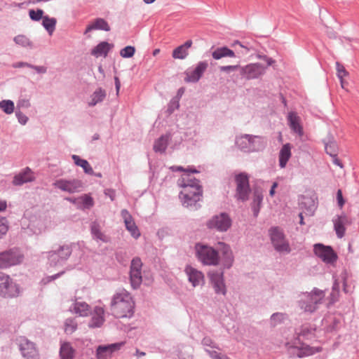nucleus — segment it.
<instances>
[{
  "label": "nucleus",
  "instance_id": "1",
  "mask_svg": "<svg viewBox=\"0 0 359 359\" xmlns=\"http://www.w3.org/2000/svg\"><path fill=\"white\" fill-rule=\"evenodd\" d=\"M178 185L183 188L180 193L183 205L195 210L198 209L197 203L201 201L203 195L199 180L194 178L190 173L185 172L178 180Z\"/></svg>",
  "mask_w": 359,
  "mask_h": 359
},
{
  "label": "nucleus",
  "instance_id": "2",
  "mask_svg": "<svg viewBox=\"0 0 359 359\" xmlns=\"http://www.w3.org/2000/svg\"><path fill=\"white\" fill-rule=\"evenodd\" d=\"M134 307L133 298L126 290L116 292L110 304L111 313L117 318H131L134 313Z\"/></svg>",
  "mask_w": 359,
  "mask_h": 359
},
{
  "label": "nucleus",
  "instance_id": "3",
  "mask_svg": "<svg viewBox=\"0 0 359 359\" xmlns=\"http://www.w3.org/2000/svg\"><path fill=\"white\" fill-rule=\"evenodd\" d=\"M325 297V294L323 290L314 288L310 292H304L299 295L298 306L303 312L313 313L323 303Z\"/></svg>",
  "mask_w": 359,
  "mask_h": 359
},
{
  "label": "nucleus",
  "instance_id": "4",
  "mask_svg": "<svg viewBox=\"0 0 359 359\" xmlns=\"http://www.w3.org/2000/svg\"><path fill=\"white\" fill-rule=\"evenodd\" d=\"M195 250L196 257L203 265H218L219 262L218 251L215 250L212 247L201 243H196Z\"/></svg>",
  "mask_w": 359,
  "mask_h": 359
},
{
  "label": "nucleus",
  "instance_id": "5",
  "mask_svg": "<svg viewBox=\"0 0 359 359\" xmlns=\"http://www.w3.org/2000/svg\"><path fill=\"white\" fill-rule=\"evenodd\" d=\"M271 243L279 253L289 254L292 250L289 241L286 238L283 230L278 227L271 229Z\"/></svg>",
  "mask_w": 359,
  "mask_h": 359
},
{
  "label": "nucleus",
  "instance_id": "6",
  "mask_svg": "<svg viewBox=\"0 0 359 359\" xmlns=\"http://www.w3.org/2000/svg\"><path fill=\"white\" fill-rule=\"evenodd\" d=\"M24 256L17 248L0 252V269H6L20 264Z\"/></svg>",
  "mask_w": 359,
  "mask_h": 359
},
{
  "label": "nucleus",
  "instance_id": "7",
  "mask_svg": "<svg viewBox=\"0 0 359 359\" xmlns=\"http://www.w3.org/2000/svg\"><path fill=\"white\" fill-rule=\"evenodd\" d=\"M20 293L18 285L7 275L0 273V294L5 298L17 297Z\"/></svg>",
  "mask_w": 359,
  "mask_h": 359
},
{
  "label": "nucleus",
  "instance_id": "8",
  "mask_svg": "<svg viewBox=\"0 0 359 359\" xmlns=\"http://www.w3.org/2000/svg\"><path fill=\"white\" fill-rule=\"evenodd\" d=\"M142 262L140 257H134L130 266V281L133 289H137L142 284Z\"/></svg>",
  "mask_w": 359,
  "mask_h": 359
},
{
  "label": "nucleus",
  "instance_id": "9",
  "mask_svg": "<svg viewBox=\"0 0 359 359\" xmlns=\"http://www.w3.org/2000/svg\"><path fill=\"white\" fill-rule=\"evenodd\" d=\"M231 226V219L226 213H220L213 216L207 222L209 229H216L220 232L226 231Z\"/></svg>",
  "mask_w": 359,
  "mask_h": 359
},
{
  "label": "nucleus",
  "instance_id": "10",
  "mask_svg": "<svg viewBox=\"0 0 359 359\" xmlns=\"http://www.w3.org/2000/svg\"><path fill=\"white\" fill-rule=\"evenodd\" d=\"M236 192L235 197L237 200L245 201L248 199L250 193L249 180L245 173H240L236 176Z\"/></svg>",
  "mask_w": 359,
  "mask_h": 359
},
{
  "label": "nucleus",
  "instance_id": "11",
  "mask_svg": "<svg viewBox=\"0 0 359 359\" xmlns=\"http://www.w3.org/2000/svg\"><path fill=\"white\" fill-rule=\"evenodd\" d=\"M53 185L55 188L69 194L79 192L83 188V182L81 180L76 179L71 180L60 179L56 180Z\"/></svg>",
  "mask_w": 359,
  "mask_h": 359
},
{
  "label": "nucleus",
  "instance_id": "12",
  "mask_svg": "<svg viewBox=\"0 0 359 359\" xmlns=\"http://www.w3.org/2000/svg\"><path fill=\"white\" fill-rule=\"evenodd\" d=\"M314 253L327 264H333L337 261V255L330 246L318 243L314 245Z\"/></svg>",
  "mask_w": 359,
  "mask_h": 359
},
{
  "label": "nucleus",
  "instance_id": "13",
  "mask_svg": "<svg viewBox=\"0 0 359 359\" xmlns=\"http://www.w3.org/2000/svg\"><path fill=\"white\" fill-rule=\"evenodd\" d=\"M210 282L217 294L226 295V287L224 283V273L222 271H213L209 273Z\"/></svg>",
  "mask_w": 359,
  "mask_h": 359
},
{
  "label": "nucleus",
  "instance_id": "14",
  "mask_svg": "<svg viewBox=\"0 0 359 359\" xmlns=\"http://www.w3.org/2000/svg\"><path fill=\"white\" fill-rule=\"evenodd\" d=\"M208 64L206 61H201L194 69H187L185 72L184 81L187 83H196L206 71Z\"/></svg>",
  "mask_w": 359,
  "mask_h": 359
},
{
  "label": "nucleus",
  "instance_id": "15",
  "mask_svg": "<svg viewBox=\"0 0 359 359\" xmlns=\"http://www.w3.org/2000/svg\"><path fill=\"white\" fill-rule=\"evenodd\" d=\"M20 350L25 359L39 358V354L35 344L25 338L20 339Z\"/></svg>",
  "mask_w": 359,
  "mask_h": 359
},
{
  "label": "nucleus",
  "instance_id": "16",
  "mask_svg": "<svg viewBox=\"0 0 359 359\" xmlns=\"http://www.w3.org/2000/svg\"><path fill=\"white\" fill-rule=\"evenodd\" d=\"M264 73V69L262 65L257 64H250L241 67V75L248 79H257Z\"/></svg>",
  "mask_w": 359,
  "mask_h": 359
},
{
  "label": "nucleus",
  "instance_id": "17",
  "mask_svg": "<svg viewBox=\"0 0 359 359\" xmlns=\"http://www.w3.org/2000/svg\"><path fill=\"white\" fill-rule=\"evenodd\" d=\"M124 342L114 343L109 345L99 346L96 349L97 359H108L111 357L114 352L118 351Z\"/></svg>",
  "mask_w": 359,
  "mask_h": 359
},
{
  "label": "nucleus",
  "instance_id": "18",
  "mask_svg": "<svg viewBox=\"0 0 359 359\" xmlns=\"http://www.w3.org/2000/svg\"><path fill=\"white\" fill-rule=\"evenodd\" d=\"M121 215L124 221L126 229L130 233L131 236L135 238H139L140 232L129 212L126 209H123L121 212Z\"/></svg>",
  "mask_w": 359,
  "mask_h": 359
},
{
  "label": "nucleus",
  "instance_id": "19",
  "mask_svg": "<svg viewBox=\"0 0 359 359\" xmlns=\"http://www.w3.org/2000/svg\"><path fill=\"white\" fill-rule=\"evenodd\" d=\"M184 271L193 287H196L204 283V275L201 271L191 266H187Z\"/></svg>",
  "mask_w": 359,
  "mask_h": 359
},
{
  "label": "nucleus",
  "instance_id": "20",
  "mask_svg": "<svg viewBox=\"0 0 359 359\" xmlns=\"http://www.w3.org/2000/svg\"><path fill=\"white\" fill-rule=\"evenodd\" d=\"M35 176L32 170L27 167L18 174L15 175L13 180V184L15 186H21L25 183L34 181Z\"/></svg>",
  "mask_w": 359,
  "mask_h": 359
},
{
  "label": "nucleus",
  "instance_id": "21",
  "mask_svg": "<svg viewBox=\"0 0 359 359\" xmlns=\"http://www.w3.org/2000/svg\"><path fill=\"white\" fill-rule=\"evenodd\" d=\"M104 321V309L101 306H95L91 313L88 327L90 328L100 327Z\"/></svg>",
  "mask_w": 359,
  "mask_h": 359
},
{
  "label": "nucleus",
  "instance_id": "22",
  "mask_svg": "<svg viewBox=\"0 0 359 359\" xmlns=\"http://www.w3.org/2000/svg\"><path fill=\"white\" fill-rule=\"evenodd\" d=\"M69 311L81 317H86L90 311V306L85 302L75 299L69 309Z\"/></svg>",
  "mask_w": 359,
  "mask_h": 359
},
{
  "label": "nucleus",
  "instance_id": "23",
  "mask_svg": "<svg viewBox=\"0 0 359 359\" xmlns=\"http://www.w3.org/2000/svg\"><path fill=\"white\" fill-rule=\"evenodd\" d=\"M218 245L219 250L222 255L223 264L226 268L229 269L233 262V255L231 248L229 245L222 242L218 243Z\"/></svg>",
  "mask_w": 359,
  "mask_h": 359
},
{
  "label": "nucleus",
  "instance_id": "24",
  "mask_svg": "<svg viewBox=\"0 0 359 359\" xmlns=\"http://www.w3.org/2000/svg\"><path fill=\"white\" fill-rule=\"evenodd\" d=\"M289 126L292 131L299 137L304 134L303 128L301 125V118L295 112H290L287 116Z\"/></svg>",
  "mask_w": 359,
  "mask_h": 359
},
{
  "label": "nucleus",
  "instance_id": "25",
  "mask_svg": "<svg viewBox=\"0 0 359 359\" xmlns=\"http://www.w3.org/2000/svg\"><path fill=\"white\" fill-rule=\"evenodd\" d=\"M113 47L114 45L112 43H109L107 41H102L95 46L91 50L90 53L96 57L101 56L106 57Z\"/></svg>",
  "mask_w": 359,
  "mask_h": 359
},
{
  "label": "nucleus",
  "instance_id": "26",
  "mask_svg": "<svg viewBox=\"0 0 359 359\" xmlns=\"http://www.w3.org/2000/svg\"><path fill=\"white\" fill-rule=\"evenodd\" d=\"M111 28L108 22L103 18H96L90 25H88L84 34H87L93 30L110 31Z\"/></svg>",
  "mask_w": 359,
  "mask_h": 359
},
{
  "label": "nucleus",
  "instance_id": "27",
  "mask_svg": "<svg viewBox=\"0 0 359 359\" xmlns=\"http://www.w3.org/2000/svg\"><path fill=\"white\" fill-rule=\"evenodd\" d=\"M192 45L191 40H187L184 44L177 47L173 50L172 56L175 59L183 60L189 55L188 49Z\"/></svg>",
  "mask_w": 359,
  "mask_h": 359
},
{
  "label": "nucleus",
  "instance_id": "28",
  "mask_svg": "<svg viewBox=\"0 0 359 359\" xmlns=\"http://www.w3.org/2000/svg\"><path fill=\"white\" fill-rule=\"evenodd\" d=\"M236 145L240 150L244 152H252L250 135L245 134L237 137L236 139Z\"/></svg>",
  "mask_w": 359,
  "mask_h": 359
},
{
  "label": "nucleus",
  "instance_id": "29",
  "mask_svg": "<svg viewBox=\"0 0 359 359\" xmlns=\"http://www.w3.org/2000/svg\"><path fill=\"white\" fill-rule=\"evenodd\" d=\"M251 151H259L264 149L267 144V139L259 135H251Z\"/></svg>",
  "mask_w": 359,
  "mask_h": 359
},
{
  "label": "nucleus",
  "instance_id": "30",
  "mask_svg": "<svg viewBox=\"0 0 359 359\" xmlns=\"http://www.w3.org/2000/svg\"><path fill=\"white\" fill-rule=\"evenodd\" d=\"M334 227L339 238H342L345 233V224L347 222V217L345 215L337 216L333 219Z\"/></svg>",
  "mask_w": 359,
  "mask_h": 359
},
{
  "label": "nucleus",
  "instance_id": "31",
  "mask_svg": "<svg viewBox=\"0 0 359 359\" xmlns=\"http://www.w3.org/2000/svg\"><path fill=\"white\" fill-rule=\"evenodd\" d=\"M291 145L289 143L284 144L279 153V164L281 168H285L291 157Z\"/></svg>",
  "mask_w": 359,
  "mask_h": 359
},
{
  "label": "nucleus",
  "instance_id": "32",
  "mask_svg": "<svg viewBox=\"0 0 359 359\" xmlns=\"http://www.w3.org/2000/svg\"><path fill=\"white\" fill-rule=\"evenodd\" d=\"M263 199L262 191L261 189L255 188L253 192V201L252 203V209L255 217L259 212L260 205Z\"/></svg>",
  "mask_w": 359,
  "mask_h": 359
},
{
  "label": "nucleus",
  "instance_id": "33",
  "mask_svg": "<svg viewBox=\"0 0 359 359\" xmlns=\"http://www.w3.org/2000/svg\"><path fill=\"white\" fill-rule=\"evenodd\" d=\"M107 93L105 90L102 88H97L90 96V101L88 106L94 107L97 104L102 102L106 97Z\"/></svg>",
  "mask_w": 359,
  "mask_h": 359
},
{
  "label": "nucleus",
  "instance_id": "34",
  "mask_svg": "<svg viewBox=\"0 0 359 359\" xmlns=\"http://www.w3.org/2000/svg\"><path fill=\"white\" fill-rule=\"evenodd\" d=\"M212 56L215 60H219L222 57H235V53L226 46L216 48L212 53Z\"/></svg>",
  "mask_w": 359,
  "mask_h": 359
},
{
  "label": "nucleus",
  "instance_id": "35",
  "mask_svg": "<svg viewBox=\"0 0 359 359\" xmlns=\"http://www.w3.org/2000/svg\"><path fill=\"white\" fill-rule=\"evenodd\" d=\"M170 140V135H165L161 136L157 139L154 144V150L155 152L163 153L167 149L168 142Z\"/></svg>",
  "mask_w": 359,
  "mask_h": 359
},
{
  "label": "nucleus",
  "instance_id": "36",
  "mask_svg": "<svg viewBox=\"0 0 359 359\" xmlns=\"http://www.w3.org/2000/svg\"><path fill=\"white\" fill-rule=\"evenodd\" d=\"M74 349L69 343H63L60 348V359H74Z\"/></svg>",
  "mask_w": 359,
  "mask_h": 359
},
{
  "label": "nucleus",
  "instance_id": "37",
  "mask_svg": "<svg viewBox=\"0 0 359 359\" xmlns=\"http://www.w3.org/2000/svg\"><path fill=\"white\" fill-rule=\"evenodd\" d=\"M72 158L76 165L80 166L83 169L85 173L88 175L94 174L93 168L86 160L82 159L79 156L75 154L72 155Z\"/></svg>",
  "mask_w": 359,
  "mask_h": 359
},
{
  "label": "nucleus",
  "instance_id": "38",
  "mask_svg": "<svg viewBox=\"0 0 359 359\" xmlns=\"http://www.w3.org/2000/svg\"><path fill=\"white\" fill-rule=\"evenodd\" d=\"M78 328V323L75 318H68L64 322V331L67 334H73Z\"/></svg>",
  "mask_w": 359,
  "mask_h": 359
},
{
  "label": "nucleus",
  "instance_id": "39",
  "mask_svg": "<svg viewBox=\"0 0 359 359\" xmlns=\"http://www.w3.org/2000/svg\"><path fill=\"white\" fill-rule=\"evenodd\" d=\"M56 23L57 20L54 18H49L48 15L43 18L42 25L50 35L55 31Z\"/></svg>",
  "mask_w": 359,
  "mask_h": 359
},
{
  "label": "nucleus",
  "instance_id": "40",
  "mask_svg": "<svg viewBox=\"0 0 359 359\" xmlns=\"http://www.w3.org/2000/svg\"><path fill=\"white\" fill-rule=\"evenodd\" d=\"M14 42L22 47L32 48L34 47L32 41L24 34H19L14 37Z\"/></svg>",
  "mask_w": 359,
  "mask_h": 359
},
{
  "label": "nucleus",
  "instance_id": "41",
  "mask_svg": "<svg viewBox=\"0 0 359 359\" xmlns=\"http://www.w3.org/2000/svg\"><path fill=\"white\" fill-rule=\"evenodd\" d=\"M91 233L94 239L102 242H107L106 236L101 231L100 225L96 222H93L91 224Z\"/></svg>",
  "mask_w": 359,
  "mask_h": 359
},
{
  "label": "nucleus",
  "instance_id": "42",
  "mask_svg": "<svg viewBox=\"0 0 359 359\" xmlns=\"http://www.w3.org/2000/svg\"><path fill=\"white\" fill-rule=\"evenodd\" d=\"M47 258L50 266H56L64 262L60 259L57 250H52L47 252Z\"/></svg>",
  "mask_w": 359,
  "mask_h": 359
},
{
  "label": "nucleus",
  "instance_id": "43",
  "mask_svg": "<svg viewBox=\"0 0 359 359\" xmlns=\"http://www.w3.org/2000/svg\"><path fill=\"white\" fill-rule=\"evenodd\" d=\"M0 109L6 114H11L15 109L14 102L10 100H3L0 102Z\"/></svg>",
  "mask_w": 359,
  "mask_h": 359
},
{
  "label": "nucleus",
  "instance_id": "44",
  "mask_svg": "<svg viewBox=\"0 0 359 359\" xmlns=\"http://www.w3.org/2000/svg\"><path fill=\"white\" fill-rule=\"evenodd\" d=\"M57 250L59 253L60 259L64 262L69 259L72 252V248L69 245H61Z\"/></svg>",
  "mask_w": 359,
  "mask_h": 359
},
{
  "label": "nucleus",
  "instance_id": "45",
  "mask_svg": "<svg viewBox=\"0 0 359 359\" xmlns=\"http://www.w3.org/2000/svg\"><path fill=\"white\" fill-rule=\"evenodd\" d=\"M135 53V48L134 46H128L122 48L120 51V55L122 57L129 58L134 55Z\"/></svg>",
  "mask_w": 359,
  "mask_h": 359
},
{
  "label": "nucleus",
  "instance_id": "46",
  "mask_svg": "<svg viewBox=\"0 0 359 359\" xmlns=\"http://www.w3.org/2000/svg\"><path fill=\"white\" fill-rule=\"evenodd\" d=\"M180 107L179 97H173L168 105L167 112L169 115L172 114L176 109Z\"/></svg>",
  "mask_w": 359,
  "mask_h": 359
},
{
  "label": "nucleus",
  "instance_id": "47",
  "mask_svg": "<svg viewBox=\"0 0 359 359\" xmlns=\"http://www.w3.org/2000/svg\"><path fill=\"white\" fill-rule=\"evenodd\" d=\"M43 11L41 9H37L36 11L34 10H29V15L30 18L34 21H39L41 19H43L44 16Z\"/></svg>",
  "mask_w": 359,
  "mask_h": 359
},
{
  "label": "nucleus",
  "instance_id": "48",
  "mask_svg": "<svg viewBox=\"0 0 359 359\" xmlns=\"http://www.w3.org/2000/svg\"><path fill=\"white\" fill-rule=\"evenodd\" d=\"M8 230V225L5 218L0 219V239Z\"/></svg>",
  "mask_w": 359,
  "mask_h": 359
},
{
  "label": "nucleus",
  "instance_id": "49",
  "mask_svg": "<svg viewBox=\"0 0 359 359\" xmlns=\"http://www.w3.org/2000/svg\"><path fill=\"white\" fill-rule=\"evenodd\" d=\"M82 203L86 208H90L93 206V199L91 196L88 195H84L81 197Z\"/></svg>",
  "mask_w": 359,
  "mask_h": 359
},
{
  "label": "nucleus",
  "instance_id": "50",
  "mask_svg": "<svg viewBox=\"0 0 359 359\" xmlns=\"http://www.w3.org/2000/svg\"><path fill=\"white\" fill-rule=\"evenodd\" d=\"M336 65L337 76L339 79H343L344 77L348 75V72L345 69L344 67L342 65L339 64V62H337Z\"/></svg>",
  "mask_w": 359,
  "mask_h": 359
},
{
  "label": "nucleus",
  "instance_id": "51",
  "mask_svg": "<svg viewBox=\"0 0 359 359\" xmlns=\"http://www.w3.org/2000/svg\"><path fill=\"white\" fill-rule=\"evenodd\" d=\"M241 67L238 65H226V66H221L219 67L220 72L230 73L231 72L236 71L237 69L241 70Z\"/></svg>",
  "mask_w": 359,
  "mask_h": 359
},
{
  "label": "nucleus",
  "instance_id": "52",
  "mask_svg": "<svg viewBox=\"0 0 359 359\" xmlns=\"http://www.w3.org/2000/svg\"><path fill=\"white\" fill-rule=\"evenodd\" d=\"M64 273H65V271H62L56 274L53 275V276H47L42 280V283L44 285L48 284V283L61 277Z\"/></svg>",
  "mask_w": 359,
  "mask_h": 359
},
{
  "label": "nucleus",
  "instance_id": "53",
  "mask_svg": "<svg viewBox=\"0 0 359 359\" xmlns=\"http://www.w3.org/2000/svg\"><path fill=\"white\" fill-rule=\"evenodd\" d=\"M15 116L18 122L22 126H25L29 120L28 117L20 111H17L15 112Z\"/></svg>",
  "mask_w": 359,
  "mask_h": 359
},
{
  "label": "nucleus",
  "instance_id": "54",
  "mask_svg": "<svg viewBox=\"0 0 359 359\" xmlns=\"http://www.w3.org/2000/svg\"><path fill=\"white\" fill-rule=\"evenodd\" d=\"M202 344L205 346H210L211 348H218L216 344L209 337H205L203 339Z\"/></svg>",
  "mask_w": 359,
  "mask_h": 359
},
{
  "label": "nucleus",
  "instance_id": "55",
  "mask_svg": "<svg viewBox=\"0 0 359 359\" xmlns=\"http://www.w3.org/2000/svg\"><path fill=\"white\" fill-rule=\"evenodd\" d=\"M339 294V285L335 283L332 288V292L331 294V302L332 303L336 302L338 299Z\"/></svg>",
  "mask_w": 359,
  "mask_h": 359
},
{
  "label": "nucleus",
  "instance_id": "56",
  "mask_svg": "<svg viewBox=\"0 0 359 359\" xmlns=\"http://www.w3.org/2000/svg\"><path fill=\"white\" fill-rule=\"evenodd\" d=\"M104 194L109 197L110 199L113 201L115 200V198H116V191L115 190L112 189H106L104 190Z\"/></svg>",
  "mask_w": 359,
  "mask_h": 359
},
{
  "label": "nucleus",
  "instance_id": "57",
  "mask_svg": "<svg viewBox=\"0 0 359 359\" xmlns=\"http://www.w3.org/2000/svg\"><path fill=\"white\" fill-rule=\"evenodd\" d=\"M337 201H338V204H339V207L342 208L343 205H344L345 201L343 198L342 191L341 189H339L337 191Z\"/></svg>",
  "mask_w": 359,
  "mask_h": 359
},
{
  "label": "nucleus",
  "instance_id": "58",
  "mask_svg": "<svg viewBox=\"0 0 359 359\" xmlns=\"http://www.w3.org/2000/svg\"><path fill=\"white\" fill-rule=\"evenodd\" d=\"M206 351L208 352V353L209 354V355L212 358V359H222V358L223 357L224 355H221L220 353H217V351H208V350H206Z\"/></svg>",
  "mask_w": 359,
  "mask_h": 359
},
{
  "label": "nucleus",
  "instance_id": "59",
  "mask_svg": "<svg viewBox=\"0 0 359 359\" xmlns=\"http://www.w3.org/2000/svg\"><path fill=\"white\" fill-rule=\"evenodd\" d=\"M18 106L19 107L29 108L31 106V104L28 100L24 99L19 101Z\"/></svg>",
  "mask_w": 359,
  "mask_h": 359
},
{
  "label": "nucleus",
  "instance_id": "60",
  "mask_svg": "<svg viewBox=\"0 0 359 359\" xmlns=\"http://www.w3.org/2000/svg\"><path fill=\"white\" fill-rule=\"evenodd\" d=\"M235 45H239L241 48H244L245 50L241 52L242 54H247L248 51L250 50V48H248L247 46L243 44L241 42L238 41H234L233 43V46Z\"/></svg>",
  "mask_w": 359,
  "mask_h": 359
},
{
  "label": "nucleus",
  "instance_id": "61",
  "mask_svg": "<svg viewBox=\"0 0 359 359\" xmlns=\"http://www.w3.org/2000/svg\"><path fill=\"white\" fill-rule=\"evenodd\" d=\"M34 69L39 74H45L47 72V68L44 66L35 65Z\"/></svg>",
  "mask_w": 359,
  "mask_h": 359
},
{
  "label": "nucleus",
  "instance_id": "62",
  "mask_svg": "<svg viewBox=\"0 0 359 359\" xmlns=\"http://www.w3.org/2000/svg\"><path fill=\"white\" fill-rule=\"evenodd\" d=\"M314 352L315 351H313V349L312 348L307 347V348H305L304 355H312L314 353Z\"/></svg>",
  "mask_w": 359,
  "mask_h": 359
},
{
  "label": "nucleus",
  "instance_id": "63",
  "mask_svg": "<svg viewBox=\"0 0 359 359\" xmlns=\"http://www.w3.org/2000/svg\"><path fill=\"white\" fill-rule=\"evenodd\" d=\"M114 80H115L116 90V92L118 93V91H119V89L121 88V83H120V81H119V79H118V78L117 76H116L114 78Z\"/></svg>",
  "mask_w": 359,
  "mask_h": 359
},
{
  "label": "nucleus",
  "instance_id": "64",
  "mask_svg": "<svg viewBox=\"0 0 359 359\" xmlns=\"http://www.w3.org/2000/svg\"><path fill=\"white\" fill-rule=\"evenodd\" d=\"M6 202L5 201H0V212L6 210Z\"/></svg>",
  "mask_w": 359,
  "mask_h": 359
}]
</instances>
